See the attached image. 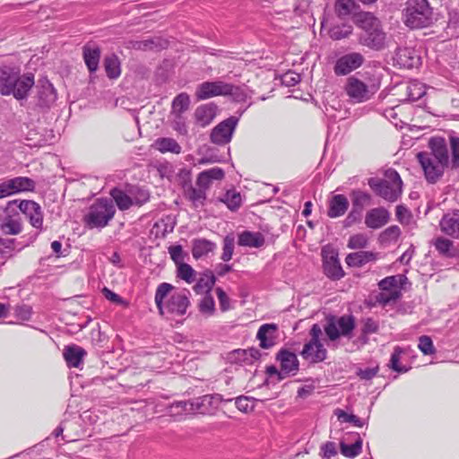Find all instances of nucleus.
I'll list each match as a JSON object with an SVG mask.
<instances>
[{"label":"nucleus","instance_id":"obj_1","mask_svg":"<svg viewBox=\"0 0 459 459\" xmlns=\"http://www.w3.org/2000/svg\"><path fill=\"white\" fill-rule=\"evenodd\" d=\"M357 26L360 29L359 43L373 50H381L385 47V33L380 21L368 12L358 13L355 18Z\"/></svg>","mask_w":459,"mask_h":459},{"label":"nucleus","instance_id":"obj_2","mask_svg":"<svg viewBox=\"0 0 459 459\" xmlns=\"http://www.w3.org/2000/svg\"><path fill=\"white\" fill-rule=\"evenodd\" d=\"M381 80L377 75L364 74L360 78L351 76L347 79L344 91L352 103H363L371 100L378 91Z\"/></svg>","mask_w":459,"mask_h":459},{"label":"nucleus","instance_id":"obj_3","mask_svg":"<svg viewBox=\"0 0 459 459\" xmlns=\"http://www.w3.org/2000/svg\"><path fill=\"white\" fill-rule=\"evenodd\" d=\"M173 286L169 283H160L155 292V304L159 313L163 316L169 314L171 316H184L190 305V301L186 294L176 292L170 295L166 303L164 299L169 295Z\"/></svg>","mask_w":459,"mask_h":459},{"label":"nucleus","instance_id":"obj_4","mask_svg":"<svg viewBox=\"0 0 459 459\" xmlns=\"http://www.w3.org/2000/svg\"><path fill=\"white\" fill-rule=\"evenodd\" d=\"M368 184L377 195L390 203L396 202L403 192V181L394 169L385 170V178H371Z\"/></svg>","mask_w":459,"mask_h":459},{"label":"nucleus","instance_id":"obj_5","mask_svg":"<svg viewBox=\"0 0 459 459\" xmlns=\"http://www.w3.org/2000/svg\"><path fill=\"white\" fill-rule=\"evenodd\" d=\"M403 20L411 29L429 27L433 22V12L428 0H408L403 10Z\"/></svg>","mask_w":459,"mask_h":459},{"label":"nucleus","instance_id":"obj_6","mask_svg":"<svg viewBox=\"0 0 459 459\" xmlns=\"http://www.w3.org/2000/svg\"><path fill=\"white\" fill-rule=\"evenodd\" d=\"M216 96H232L236 100H242L246 95L239 86L223 81L204 82L198 85L195 97L199 100Z\"/></svg>","mask_w":459,"mask_h":459},{"label":"nucleus","instance_id":"obj_7","mask_svg":"<svg viewBox=\"0 0 459 459\" xmlns=\"http://www.w3.org/2000/svg\"><path fill=\"white\" fill-rule=\"evenodd\" d=\"M222 402L220 394H207L189 402H178L172 408H180L182 411L197 412L200 414H214Z\"/></svg>","mask_w":459,"mask_h":459},{"label":"nucleus","instance_id":"obj_8","mask_svg":"<svg viewBox=\"0 0 459 459\" xmlns=\"http://www.w3.org/2000/svg\"><path fill=\"white\" fill-rule=\"evenodd\" d=\"M116 212L111 200L98 199L91 205L88 214L85 216V222L90 228H104L114 217Z\"/></svg>","mask_w":459,"mask_h":459},{"label":"nucleus","instance_id":"obj_9","mask_svg":"<svg viewBox=\"0 0 459 459\" xmlns=\"http://www.w3.org/2000/svg\"><path fill=\"white\" fill-rule=\"evenodd\" d=\"M355 326V317L352 315L329 316L324 330L328 339L334 342L341 336L351 338Z\"/></svg>","mask_w":459,"mask_h":459},{"label":"nucleus","instance_id":"obj_10","mask_svg":"<svg viewBox=\"0 0 459 459\" xmlns=\"http://www.w3.org/2000/svg\"><path fill=\"white\" fill-rule=\"evenodd\" d=\"M322 328L318 324H314L309 331L310 340L305 343L300 352L302 358L310 363H319L327 357V351L320 342Z\"/></svg>","mask_w":459,"mask_h":459},{"label":"nucleus","instance_id":"obj_11","mask_svg":"<svg viewBox=\"0 0 459 459\" xmlns=\"http://www.w3.org/2000/svg\"><path fill=\"white\" fill-rule=\"evenodd\" d=\"M16 205L18 206V200H13L0 209V229L5 234L17 235L22 230V218Z\"/></svg>","mask_w":459,"mask_h":459},{"label":"nucleus","instance_id":"obj_12","mask_svg":"<svg viewBox=\"0 0 459 459\" xmlns=\"http://www.w3.org/2000/svg\"><path fill=\"white\" fill-rule=\"evenodd\" d=\"M417 160L424 172L426 180L430 184H435L441 178L446 166L437 160L435 157L429 155L428 152H420L417 153Z\"/></svg>","mask_w":459,"mask_h":459},{"label":"nucleus","instance_id":"obj_13","mask_svg":"<svg viewBox=\"0 0 459 459\" xmlns=\"http://www.w3.org/2000/svg\"><path fill=\"white\" fill-rule=\"evenodd\" d=\"M238 123V118L233 116L219 123L211 132V142L217 145L229 143L232 139Z\"/></svg>","mask_w":459,"mask_h":459},{"label":"nucleus","instance_id":"obj_14","mask_svg":"<svg viewBox=\"0 0 459 459\" xmlns=\"http://www.w3.org/2000/svg\"><path fill=\"white\" fill-rule=\"evenodd\" d=\"M18 208L29 220L33 228L42 230L43 212L38 203L32 200L18 201Z\"/></svg>","mask_w":459,"mask_h":459},{"label":"nucleus","instance_id":"obj_15","mask_svg":"<svg viewBox=\"0 0 459 459\" xmlns=\"http://www.w3.org/2000/svg\"><path fill=\"white\" fill-rule=\"evenodd\" d=\"M364 63V56L358 52L346 54L337 59L334 73L337 75H346L359 68Z\"/></svg>","mask_w":459,"mask_h":459},{"label":"nucleus","instance_id":"obj_16","mask_svg":"<svg viewBox=\"0 0 459 459\" xmlns=\"http://www.w3.org/2000/svg\"><path fill=\"white\" fill-rule=\"evenodd\" d=\"M395 65L401 68L411 69L420 65V56L413 48H398L394 57Z\"/></svg>","mask_w":459,"mask_h":459},{"label":"nucleus","instance_id":"obj_17","mask_svg":"<svg viewBox=\"0 0 459 459\" xmlns=\"http://www.w3.org/2000/svg\"><path fill=\"white\" fill-rule=\"evenodd\" d=\"M322 256L324 273L328 278L336 281L344 276V272L338 259L337 253L323 250Z\"/></svg>","mask_w":459,"mask_h":459},{"label":"nucleus","instance_id":"obj_18","mask_svg":"<svg viewBox=\"0 0 459 459\" xmlns=\"http://www.w3.org/2000/svg\"><path fill=\"white\" fill-rule=\"evenodd\" d=\"M37 105L50 108L56 100V91L47 78H41L37 84Z\"/></svg>","mask_w":459,"mask_h":459},{"label":"nucleus","instance_id":"obj_19","mask_svg":"<svg viewBox=\"0 0 459 459\" xmlns=\"http://www.w3.org/2000/svg\"><path fill=\"white\" fill-rule=\"evenodd\" d=\"M20 76V71L11 66L0 67V92L2 95H11L15 88V82Z\"/></svg>","mask_w":459,"mask_h":459},{"label":"nucleus","instance_id":"obj_20","mask_svg":"<svg viewBox=\"0 0 459 459\" xmlns=\"http://www.w3.org/2000/svg\"><path fill=\"white\" fill-rule=\"evenodd\" d=\"M439 227L444 234L459 238V210L445 213L439 221Z\"/></svg>","mask_w":459,"mask_h":459},{"label":"nucleus","instance_id":"obj_21","mask_svg":"<svg viewBox=\"0 0 459 459\" xmlns=\"http://www.w3.org/2000/svg\"><path fill=\"white\" fill-rule=\"evenodd\" d=\"M430 152L429 155L435 157L441 164L448 167L450 165L448 148L446 140L442 137H432L429 142Z\"/></svg>","mask_w":459,"mask_h":459},{"label":"nucleus","instance_id":"obj_22","mask_svg":"<svg viewBox=\"0 0 459 459\" xmlns=\"http://www.w3.org/2000/svg\"><path fill=\"white\" fill-rule=\"evenodd\" d=\"M389 219L390 213L385 208H373L366 213L365 224L369 229L377 230L385 226Z\"/></svg>","mask_w":459,"mask_h":459},{"label":"nucleus","instance_id":"obj_23","mask_svg":"<svg viewBox=\"0 0 459 459\" xmlns=\"http://www.w3.org/2000/svg\"><path fill=\"white\" fill-rule=\"evenodd\" d=\"M277 325L275 324L262 325L256 333V338L260 342V347L270 349L276 343Z\"/></svg>","mask_w":459,"mask_h":459},{"label":"nucleus","instance_id":"obj_24","mask_svg":"<svg viewBox=\"0 0 459 459\" xmlns=\"http://www.w3.org/2000/svg\"><path fill=\"white\" fill-rule=\"evenodd\" d=\"M277 359L281 363V369L284 375H295L299 370V360L295 353L288 350H281L277 354Z\"/></svg>","mask_w":459,"mask_h":459},{"label":"nucleus","instance_id":"obj_25","mask_svg":"<svg viewBox=\"0 0 459 459\" xmlns=\"http://www.w3.org/2000/svg\"><path fill=\"white\" fill-rule=\"evenodd\" d=\"M261 357L260 351L255 348L247 350H235L229 354V360L233 363L253 364Z\"/></svg>","mask_w":459,"mask_h":459},{"label":"nucleus","instance_id":"obj_26","mask_svg":"<svg viewBox=\"0 0 459 459\" xmlns=\"http://www.w3.org/2000/svg\"><path fill=\"white\" fill-rule=\"evenodd\" d=\"M224 170L218 167L204 170L199 173L196 179V185L198 187L206 191L211 186L213 180H221L224 178Z\"/></svg>","mask_w":459,"mask_h":459},{"label":"nucleus","instance_id":"obj_27","mask_svg":"<svg viewBox=\"0 0 459 459\" xmlns=\"http://www.w3.org/2000/svg\"><path fill=\"white\" fill-rule=\"evenodd\" d=\"M349 208V201L343 195H335L329 200L327 215L330 218H338L345 214Z\"/></svg>","mask_w":459,"mask_h":459},{"label":"nucleus","instance_id":"obj_28","mask_svg":"<svg viewBox=\"0 0 459 459\" xmlns=\"http://www.w3.org/2000/svg\"><path fill=\"white\" fill-rule=\"evenodd\" d=\"M129 44L130 48L134 49L146 51L166 48L169 45V42L166 39L155 37L143 40L130 41Z\"/></svg>","mask_w":459,"mask_h":459},{"label":"nucleus","instance_id":"obj_29","mask_svg":"<svg viewBox=\"0 0 459 459\" xmlns=\"http://www.w3.org/2000/svg\"><path fill=\"white\" fill-rule=\"evenodd\" d=\"M34 85V76L32 74H27L22 76H19L17 82H15V88L12 94L17 100L26 99L30 90Z\"/></svg>","mask_w":459,"mask_h":459},{"label":"nucleus","instance_id":"obj_30","mask_svg":"<svg viewBox=\"0 0 459 459\" xmlns=\"http://www.w3.org/2000/svg\"><path fill=\"white\" fill-rule=\"evenodd\" d=\"M217 106L213 103L199 106L195 111V118L196 122L202 126H208L215 117Z\"/></svg>","mask_w":459,"mask_h":459},{"label":"nucleus","instance_id":"obj_31","mask_svg":"<svg viewBox=\"0 0 459 459\" xmlns=\"http://www.w3.org/2000/svg\"><path fill=\"white\" fill-rule=\"evenodd\" d=\"M63 355L68 367L78 368L86 355V351L80 346L70 345L65 347Z\"/></svg>","mask_w":459,"mask_h":459},{"label":"nucleus","instance_id":"obj_32","mask_svg":"<svg viewBox=\"0 0 459 459\" xmlns=\"http://www.w3.org/2000/svg\"><path fill=\"white\" fill-rule=\"evenodd\" d=\"M83 60L90 73H94L99 68L100 59V48L85 45L82 48Z\"/></svg>","mask_w":459,"mask_h":459},{"label":"nucleus","instance_id":"obj_33","mask_svg":"<svg viewBox=\"0 0 459 459\" xmlns=\"http://www.w3.org/2000/svg\"><path fill=\"white\" fill-rule=\"evenodd\" d=\"M377 254L371 251H358L349 254L346 258V264L351 267H361L368 262L375 261Z\"/></svg>","mask_w":459,"mask_h":459},{"label":"nucleus","instance_id":"obj_34","mask_svg":"<svg viewBox=\"0 0 459 459\" xmlns=\"http://www.w3.org/2000/svg\"><path fill=\"white\" fill-rule=\"evenodd\" d=\"M265 242L264 237L260 232L246 230L239 234L238 243L242 247H261Z\"/></svg>","mask_w":459,"mask_h":459},{"label":"nucleus","instance_id":"obj_35","mask_svg":"<svg viewBox=\"0 0 459 459\" xmlns=\"http://www.w3.org/2000/svg\"><path fill=\"white\" fill-rule=\"evenodd\" d=\"M215 281L216 278L213 273L211 271H207L198 279L194 286V290L197 294H210Z\"/></svg>","mask_w":459,"mask_h":459},{"label":"nucleus","instance_id":"obj_36","mask_svg":"<svg viewBox=\"0 0 459 459\" xmlns=\"http://www.w3.org/2000/svg\"><path fill=\"white\" fill-rule=\"evenodd\" d=\"M154 147L161 153L171 152L179 154L182 151L179 143L170 137H160L154 142Z\"/></svg>","mask_w":459,"mask_h":459},{"label":"nucleus","instance_id":"obj_37","mask_svg":"<svg viewBox=\"0 0 459 459\" xmlns=\"http://www.w3.org/2000/svg\"><path fill=\"white\" fill-rule=\"evenodd\" d=\"M216 245L205 238H196L193 240L192 254L195 259L212 252Z\"/></svg>","mask_w":459,"mask_h":459},{"label":"nucleus","instance_id":"obj_38","mask_svg":"<svg viewBox=\"0 0 459 459\" xmlns=\"http://www.w3.org/2000/svg\"><path fill=\"white\" fill-rule=\"evenodd\" d=\"M432 245L442 256L454 257L455 255L453 241L448 238L437 237L432 240Z\"/></svg>","mask_w":459,"mask_h":459},{"label":"nucleus","instance_id":"obj_39","mask_svg":"<svg viewBox=\"0 0 459 459\" xmlns=\"http://www.w3.org/2000/svg\"><path fill=\"white\" fill-rule=\"evenodd\" d=\"M104 68L109 79H117L120 76V61L117 56L111 54L104 58Z\"/></svg>","mask_w":459,"mask_h":459},{"label":"nucleus","instance_id":"obj_40","mask_svg":"<svg viewBox=\"0 0 459 459\" xmlns=\"http://www.w3.org/2000/svg\"><path fill=\"white\" fill-rule=\"evenodd\" d=\"M110 195L116 202V204L117 205L118 209L121 211L127 210L131 206L134 205L131 195L125 193L123 190L119 188H113L110 192Z\"/></svg>","mask_w":459,"mask_h":459},{"label":"nucleus","instance_id":"obj_41","mask_svg":"<svg viewBox=\"0 0 459 459\" xmlns=\"http://www.w3.org/2000/svg\"><path fill=\"white\" fill-rule=\"evenodd\" d=\"M11 184H13V190L14 194L33 191L35 188V181L27 177H17L10 178Z\"/></svg>","mask_w":459,"mask_h":459},{"label":"nucleus","instance_id":"obj_42","mask_svg":"<svg viewBox=\"0 0 459 459\" xmlns=\"http://www.w3.org/2000/svg\"><path fill=\"white\" fill-rule=\"evenodd\" d=\"M230 211H237L242 204L241 195L235 190H228L221 198Z\"/></svg>","mask_w":459,"mask_h":459},{"label":"nucleus","instance_id":"obj_43","mask_svg":"<svg viewBox=\"0 0 459 459\" xmlns=\"http://www.w3.org/2000/svg\"><path fill=\"white\" fill-rule=\"evenodd\" d=\"M352 207L363 211L364 207L371 203V195L359 189L351 192Z\"/></svg>","mask_w":459,"mask_h":459},{"label":"nucleus","instance_id":"obj_44","mask_svg":"<svg viewBox=\"0 0 459 459\" xmlns=\"http://www.w3.org/2000/svg\"><path fill=\"white\" fill-rule=\"evenodd\" d=\"M406 96L410 101L419 100L426 94L425 87L419 82H411L406 86Z\"/></svg>","mask_w":459,"mask_h":459},{"label":"nucleus","instance_id":"obj_45","mask_svg":"<svg viewBox=\"0 0 459 459\" xmlns=\"http://www.w3.org/2000/svg\"><path fill=\"white\" fill-rule=\"evenodd\" d=\"M342 454L349 458H354L361 453L362 450V438L358 437L356 441L351 445H346L342 442L340 444Z\"/></svg>","mask_w":459,"mask_h":459},{"label":"nucleus","instance_id":"obj_46","mask_svg":"<svg viewBox=\"0 0 459 459\" xmlns=\"http://www.w3.org/2000/svg\"><path fill=\"white\" fill-rule=\"evenodd\" d=\"M355 7L354 0H336L334 11L339 18L349 16Z\"/></svg>","mask_w":459,"mask_h":459},{"label":"nucleus","instance_id":"obj_47","mask_svg":"<svg viewBox=\"0 0 459 459\" xmlns=\"http://www.w3.org/2000/svg\"><path fill=\"white\" fill-rule=\"evenodd\" d=\"M190 98L187 93L178 94L172 101V111L174 113L183 114L189 108Z\"/></svg>","mask_w":459,"mask_h":459},{"label":"nucleus","instance_id":"obj_48","mask_svg":"<svg viewBox=\"0 0 459 459\" xmlns=\"http://www.w3.org/2000/svg\"><path fill=\"white\" fill-rule=\"evenodd\" d=\"M128 192L133 198L134 205L141 206L150 199L149 192L142 187L133 186L129 189Z\"/></svg>","mask_w":459,"mask_h":459},{"label":"nucleus","instance_id":"obj_49","mask_svg":"<svg viewBox=\"0 0 459 459\" xmlns=\"http://www.w3.org/2000/svg\"><path fill=\"white\" fill-rule=\"evenodd\" d=\"M402 297V291L400 290H381V292L377 296V301L383 305L386 306L390 303L395 302Z\"/></svg>","mask_w":459,"mask_h":459},{"label":"nucleus","instance_id":"obj_50","mask_svg":"<svg viewBox=\"0 0 459 459\" xmlns=\"http://www.w3.org/2000/svg\"><path fill=\"white\" fill-rule=\"evenodd\" d=\"M177 275L187 283H193L195 281V271L188 264L183 263L177 266Z\"/></svg>","mask_w":459,"mask_h":459},{"label":"nucleus","instance_id":"obj_51","mask_svg":"<svg viewBox=\"0 0 459 459\" xmlns=\"http://www.w3.org/2000/svg\"><path fill=\"white\" fill-rule=\"evenodd\" d=\"M403 349L399 346H396L394 350V352L391 355V359L389 361V368L394 371L398 373H405L408 371V368L400 365L401 355L403 354Z\"/></svg>","mask_w":459,"mask_h":459},{"label":"nucleus","instance_id":"obj_52","mask_svg":"<svg viewBox=\"0 0 459 459\" xmlns=\"http://www.w3.org/2000/svg\"><path fill=\"white\" fill-rule=\"evenodd\" d=\"M171 127L179 134L186 135L187 134V126L183 114L171 112Z\"/></svg>","mask_w":459,"mask_h":459},{"label":"nucleus","instance_id":"obj_53","mask_svg":"<svg viewBox=\"0 0 459 459\" xmlns=\"http://www.w3.org/2000/svg\"><path fill=\"white\" fill-rule=\"evenodd\" d=\"M451 160L450 166L452 169L459 168V137L450 136L449 137Z\"/></svg>","mask_w":459,"mask_h":459},{"label":"nucleus","instance_id":"obj_54","mask_svg":"<svg viewBox=\"0 0 459 459\" xmlns=\"http://www.w3.org/2000/svg\"><path fill=\"white\" fill-rule=\"evenodd\" d=\"M368 244V238L365 233H358L350 237L347 247L351 249L364 248Z\"/></svg>","mask_w":459,"mask_h":459},{"label":"nucleus","instance_id":"obj_55","mask_svg":"<svg viewBox=\"0 0 459 459\" xmlns=\"http://www.w3.org/2000/svg\"><path fill=\"white\" fill-rule=\"evenodd\" d=\"M352 32V27L351 25L343 24L342 26L333 27L329 30V35L332 39L340 40L349 37Z\"/></svg>","mask_w":459,"mask_h":459},{"label":"nucleus","instance_id":"obj_56","mask_svg":"<svg viewBox=\"0 0 459 459\" xmlns=\"http://www.w3.org/2000/svg\"><path fill=\"white\" fill-rule=\"evenodd\" d=\"M199 310L207 316H212L215 310L214 299L211 294H205L199 303Z\"/></svg>","mask_w":459,"mask_h":459},{"label":"nucleus","instance_id":"obj_57","mask_svg":"<svg viewBox=\"0 0 459 459\" xmlns=\"http://www.w3.org/2000/svg\"><path fill=\"white\" fill-rule=\"evenodd\" d=\"M339 420L352 423L356 427H363L365 421L354 414H349L342 410H337L335 412Z\"/></svg>","mask_w":459,"mask_h":459},{"label":"nucleus","instance_id":"obj_58","mask_svg":"<svg viewBox=\"0 0 459 459\" xmlns=\"http://www.w3.org/2000/svg\"><path fill=\"white\" fill-rule=\"evenodd\" d=\"M234 251V238L232 236H226L223 239V251L221 254V260L228 262L232 258Z\"/></svg>","mask_w":459,"mask_h":459},{"label":"nucleus","instance_id":"obj_59","mask_svg":"<svg viewBox=\"0 0 459 459\" xmlns=\"http://www.w3.org/2000/svg\"><path fill=\"white\" fill-rule=\"evenodd\" d=\"M401 235V230L398 226L393 225L386 228L380 235L382 241H396Z\"/></svg>","mask_w":459,"mask_h":459},{"label":"nucleus","instance_id":"obj_60","mask_svg":"<svg viewBox=\"0 0 459 459\" xmlns=\"http://www.w3.org/2000/svg\"><path fill=\"white\" fill-rule=\"evenodd\" d=\"M169 254L177 266L185 263L184 260L186 255L180 245L170 246L169 247Z\"/></svg>","mask_w":459,"mask_h":459},{"label":"nucleus","instance_id":"obj_61","mask_svg":"<svg viewBox=\"0 0 459 459\" xmlns=\"http://www.w3.org/2000/svg\"><path fill=\"white\" fill-rule=\"evenodd\" d=\"M419 349L425 355H430L435 352L433 342L429 336L422 335L419 338Z\"/></svg>","mask_w":459,"mask_h":459},{"label":"nucleus","instance_id":"obj_62","mask_svg":"<svg viewBox=\"0 0 459 459\" xmlns=\"http://www.w3.org/2000/svg\"><path fill=\"white\" fill-rule=\"evenodd\" d=\"M15 240L13 238L0 239V253L4 257H11L13 255Z\"/></svg>","mask_w":459,"mask_h":459},{"label":"nucleus","instance_id":"obj_63","mask_svg":"<svg viewBox=\"0 0 459 459\" xmlns=\"http://www.w3.org/2000/svg\"><path fill=\"white\" fill-rule=\"evenodd\" d=\"M362 216V211L351 208V212L348 213L347 217L343 221V227L349 228L355 224L356 222H359L361 220Z\"/></svg>","mask_w":459,"mask_h":459},{"label":"nucleus","instance_id":"obj_64","mask_svg":"<svg viewBox=\"0 0 459 459\" xmlns=\"http://www.w3.org/2000/svg\"><path fill=\"white\" fill-rule=\"evenodd\" d=\"M300 80V74L293 71H288L281 76V82L287 87L295 86Z\"/></svg>","mask_w":459,"mask_h":459}]
</instances>
